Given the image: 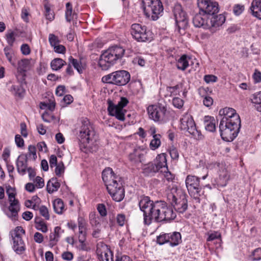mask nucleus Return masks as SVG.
<instances>
[{"label": "nucleus", "mask_w": 261, "mask_h": 261, "mask_svg": "<svg viewBox=\"0 0 261 261\" xmlns=\"http://www.w3.org/2000/svg\"><path fill=\"white\" fill-rule=\"evenodd\" d=\"M125 49L120 46H113L104 51L100 56L98 65L102 70H107L121 60L124 56Z\"/></svg>", "instance_id": "obj_4"}, {"label": "nucleus", "mask_w": 261, "mask_h": 261, "mask_svg": "<svg viewBox=\"0 0 261 261\" xmlns=\"http://www.w3.org/2000/svg\"><path fill=\"white\" fill-rule=\"evenodd\" d=\"M203 121L204 127L206 130L213 132L216 130V120L213 117L205 116Z\"/></svg>", "instance_id": "obj_28"}, {"label": "nucleus", "mask_w": 261, "mask_h": 261, "mask_svg": "<svg viewBox=\"0 0 261 261\" xmlns=\"http://www.w3.org/2000/svg\"><path fill=\"white\" fill-rule=\"evenodd\" d=\"M33 181L37 188H42L44 186V180L40 176H37L35 179H33Z\"/></svg>", "instance_id": "obj_49"}, {"label": "nucleus", "mask_w": 261, "mask_h": 261, "mask_svg": "<svg viewBox=\"0 0 261 261\" xmlns=\"http://www.w3.org/2000/svg\"><path fill=\"white\" fill-rule=\"evenodd\" d=\"M156 242L160 245L169 243L170 246L175 247L181 242V236L179 232L162 233L157 237Z\"/></svg>", "instance_id": "obj_15"}, {"label": "nucleus", "mask_w": 261, "mask_h": 261, "mask_svg": "<svg viewBox=\"0 0 261 261\" xmlns=\"http://www.w3.org/2000/svg\"><path fill=\"white\" fill-rule=\"evenodd\" d=\"M90 223L93 226L97 227L100 225V218L95 212H91L89 215Z\"/></svg>", "instance_id": "obj_40"}, {"label": "nucleus", "mask_w": 261, "mask_h": 261, "mask_svg": "<svg viewBox=\"0 0 261 261\" xmlns=\"http://www.w3.org/2000/svg\"><path fill=\"white\" fill-rule=\"evenodd\" d=\"M191 60V58L186 55H182L177 61L176 67L181 70H185L189 66V62Z\"/></svg>", "instance_id": "obj_29"}, {"label": "nucleus", "mask_w": 261, "mask_h": 261, "mask_svg": "<svg viewBox=\"0 0 261 261\" xmlns=\"http://www.w3.org/2000/svg\"><path fill=\"white\" fill-rule=\"evenodd\" d=\"M208 25L210 29L212 28H218L222 25L225 21V17L223 14L215 15V14H208Z\"/></svg>", "instance_id": "obj_23"}, {"label": "nucleus", "mask_w": 261, "mask_h": 261, "mask_svg": "<svg viewBox=\"0 0 261 261\" xmlns=\"http://www.w3.org/2000/svg\"><path fill=\"white\" fill-rule=\"evenodd\" d=\"M55 212L58 214H61L65 210L64 204L61 199H57L53 202Z\"/></svg>", "instance_id": "obj_34"}, {"label": "nucleus", "mask_w": 261, "mask_h": 261, "mask_svg": "<svg viewBox=\"0 0 261 261\" xmlns=\"http://www.w3.org/2000/svg\"><path fill=\"white\" fill-rule=\"evenodd\" d=\"M130 79L129 73L126 70H118L103 76V83L121 86L126 85Z\"/></svg>", "instance_id": "obj_9"}, {"label": "nucleus", "mask_w": 261, "mask_h": 261, "mask_svg": "<svg viewBox=\"0 0 261 261\" xmlns=\"http://www.w3.org/2000/svg\"><path fill=\"white\" fill-rule=\"evenodd\" d=\"M128 103V99L125 97H122L120 98V100L116 105L120 108H121L122 109H123V108L125 107Z\"/></svg>", "instance_id": "obj_63"}, {"label": "nucleus", "mask_w": 261, "mask_h": 261, "mask_svg": "<svg viewBox=\"0 0 261 261\" xmlns=\"http://www.w3.org/2000/svg\"><path fill=\"white\" fill-rule=\"evenodd\" d=\"M7 42L9 45V47H12L13 43L15 41V33L13 32H11L6 34Z\"/></svg>", "instance_id": "obj_43"}, {"label": "nucleus", "mask_w": 261, "mask_h": 261, "mask_svg": "<svg viewBox=\"0 0 261 261\" xmlns=\"http://www.w3.org/2000/svg\"><path fill=\"white\" fill-rule=\"evenodd\" d=\"M143 173L146 176H151L158 172L156 167L153 162L144 165L142 167Z\"/></svg>", "instance_id": "obj_31"}, {"label": "nucleus", "mask_w": 261, "mask_h": 261, "mask_svg": "<svg viewBox=\"0 0 261 261\" xmlns=\"http://www.w3.org/2000/svg\"><path fill=\"white\" fill-rule=\"evenodd\" d=\"M108 111L110 115L115 116L117 119L120 121H124L125 119V110L114 104L113 101L108 100Z\"/></svg>", "instance_id": "obj_20"}, {"label": "nucleus", "mask_w": 261, "mask_h": 261, "mask_svg": "<svg viewBox=\"0 0 261 261\" xmlns=\"http://www.w3.org/2000/svg\"><path fill=\"white\" fill-rule=\"evenodd\" d=\"M181 85H176L173 87H167V91L170 94L171 96L176 95L179 93V90L181 88Z\"/></svg>", "instance_id": "obj_42"}, {"label": "nucleus", "mask_w": 261, "mask_h": 261, "mask_svg": "<svg viewBox=\"0 0 261 261\" xmlns=\"http://www.w3.org/2000/svg\"><path fill=\"white\" fill-rule=\"evenodd\" d=\"M55 172L57 176L60 177L64 173L65 166L63 162H58L57 165L55 166Z\"/></svg>", "instance_id": "obj_41"}, {"label": "nucleus", "mask_w": 261, "mask_h": 261, "mask_svg": "<svg viewBox=\"0 0 261 261\" xmlns=\"http://www.w3.org/2000/svg\"><path fill=\"white\" fill-rule=\"evenodd\" d=\"M219 116L221 117L219 130L222 139L227 142L233 141L241 127L239 115L234 109L226 107L219 111Z\"/></svg>", "instance_id": "obj_1"}, {"label": "nucleus", "mask_w": 261, "mask_h": 261, "mask_svg": "<svg viewBox=\"0 0 261 261\" xmlns=\"http://www.w3.org/2000/svg\"><path fill=\"white\" fill-rule=\"evenodd\" d=\"M221 237V234L217 231H214L211 233L208 234V237L207 239V241H212L216 239H219Z\"/></svg>", "instance_id": "obj_56"}, {"label": "nucleus", "mask_w": 261, "mask_h": 261, "mask_svg": "<svg viewBox=\"0 0 261 261\" xmlns=\"http://www.w3.org/2000/svg\"><path fill=\"white\" fill-rule=\"evenodd\" d=\"M155 201L150 199L148 196L140 197L139 206L140 210L143 212L144 222L146 224H150V217L153 212Z\"/></svg>", "instance_id": "obj_12"}, {"label": "nucleus", "mask_w": 261, "mask_h": 261, "mask_svg": "<svg viewBox=\"0 0 261 261\" xmlns=\"http://www.w3.org/2000/svg\"><path fill=\"white\" fill-rule=\"evenodd\" d=\"M64 232L60 227L56 226L54 228L53 232H51L49 236V246L53 247L58 242L61 234Z\"/></svg>", "instance_id": "obj_25"}, {"label": "nucleus", "mask_w": 261, "mask_h": 261, "mask_svg": "<svg viewBox=\"0 0 261 261\" xmlns=\"http://www.w3.org/2000/svg\"><path fill=\"white\" fill-rule=\"evenodd\" d=\"M25 205L29 208H32L36 210L38 208V206L36 205V202H34L33 200H28L25 202Z\"/></svg>", "instance_id": "obj_60"}, {"label": "nucleus", "mask_w": 261, "mask_h": 261, "mask_svg": "<svg viewBox=\"0 0 261 261\" xmlns=\"http://www.w3.org/2000/svg\"><path fill=\"white\" fill-rule=\"evenodd\" d=\"M102 178L113 199L117 202L122 201L125 195L122 178L116 175L110 167L106 168L102 171Z\"/></svg>", "instance_id": "obj_2"}, {"label": "nucleus", "mask_w": 261, "mask_h": 261, "mask_svg": "<svg viewBox=\"0 0 261 261\" xmlns=\"http://www.w3.org/2000/svg\"><path fill=\"white\" fill-rule=\"evenodd\" d=\"M130 33L133 37L138 42L149 41L152 38L151 33L147 30L146 27L139 23L132 25Z\"/></svg>", "instance_id": "obj_13"}, {"label": "nucleus", "mask_w": 261, "mask_h": 261, "mask_svg": "<svg viewBox=\"0 0 261 261\" xmlns=\"http://www.w3.org/2000/svg\"><path fill=\"white\" fill-rule=\"evenodd\" d=\"M255 83H259L261 82V72L255 69L252 75Z\"/></svg>", "instance_id": "obj_55"}, {"label": "nucleus", "mask_w": 261, "mask_h": 261, "mask_svg": "<svg viewBox=\"0 0 261 261\" xmlns=\"http://www.w3.org/2000/svg\"><path fill=\"white\" fill-rule=\"evenodd\" d=\"M199 182V178L195 176L188 175L186 179V187L189 194L193 198L198 200L201 195L202 189Z\"/></svg>", "instance_id": "obj_14"}, {"label": "nucleus", "mask_w": 261, "mask_h": 261, "mask_svg": "<svg viewBox=\"0 0 261 261\" xmlns=\"http://www.w3.org/2000/svg\"><path fill=\"white\" fill-rule=\"evenodd\" d=\"M28 158L25 154H21L19 155L16 161V167L18 172L21 175L26 174Z\"/></svg>", "instance_id": "obj_24"}, {"label": "nucleus", "mask_w": 261, "mask_h": 261, "mask_svg": "<svg viewBox=\"0 0 261 261\" xmlns=\"http://www.w3.org/2000/svg\"><path fill=\"white\" fill-rule=\"evenodd\" d=\"M96 253L99 261H113L112 252L108 246L102 242L97 243Z\"/></svg>", "instance_id": "obj_19"}, {"label": "nucleus", "mask_w": 261, "mask_h": 261, "mask_svg": "<svg viewBox=\"0 0 261 261\" xmlns=\"http://www.w3.org/2000/svg\"><path fill=\"white\" fill-rule=\"evenodd\" d=\"M218 166L219 168L218 171L219 177L216 178V181L218 186L224 187L227 184V181L229 179V175L225 168L222 167V165L219 164Z\"/></svg>", "instance_id": "obj_21"}, {"label": "nucleus", "mask_w": 261, "mask_h": 261, "mask_svg": "<svg viewBox=\"0 0 261 261\" xmlns=\"http://www.w3.org/2000/svg\"><path fill=\"white\" fill-rule=\"evenodd\" d=\"M176 216V213L166 202L162 200L155 201L153 212L150 218V223L152 220L158 222L171 221L174 220Z\"/></svg>", "instance_id": "obj_6"}, {"label": "nucleus", "mask_w": 261, "mask_h": 261, "mask_svg": "<svg viewBox=\"0 0 261 261\" xmlns=\"http://www.w3.org/2000/svg\"><path fill=\"white\" fill-rule=\"evenodd\" d=\"M75 13L73 12L72 6L70 3L66 4L65 18L68 22H70L73 18Z\"/></svg>", "instance_id": "obj_37"}, {"label": "nucleus", "mask_w": 261, "mask_h": 261, "mask_svg": "<svg viewBox=\"0 0 261 261\" xmlns=\"http://www.w3.org/2000/svg\"><path fill=\"white\" fill-rule=\"evenodd\" d=\"M73 254L69 251L64 252L62 254L63 259L70 261L73 258Z\"/></svg>", "instance_id": "obj_62"}, {"label": "nucleus", "mask_w": 261, "mask_h": 261, "mask_svg": "<svg viewBox=\"0 0 261 261\" xmlns=\"http://www.w3.org/2000/svg\"><path fill=\"white\" fill-rule=\"evenodd\" d=\"M169 153L173 160H177L179 158V153L176 148L172 147L169 149Z\"/></svg>", "instance_id": "obj_48"}, {"label": "nucleus", "mask_w": 261, "mask_h": 261, "mask_svg": "<svg viewBox=\"0 0 261 261\" xmlns=\"http://www.w3.org/2000/svg\"><path fill=\"white\" fill-rule=\"evenodd\" d=\"M48 41L50 45L53 47L60 43L58 37L53 34H50L49 35Z\"/></svg>", "instance_id": "obj_44"}, {"label": "nucleus", "mask_w": 261, "mask_h": 261, "mask_svg": "<svg viewBox=\"0 0 261 261\" xmlns=\"http://www.w3.org/2000/svg\"><path fill=\"white\" fill-rule=\"evenodd\" d=\"M78 139L85 147H88L91 142H92L95 132L89 120L87 118H83L78 130Z\"/></svg>", "instance_id": "obj_8"}, {"label": "nucleus", "mask_w": 261, "mask_h": 261, "mask_svg": "<svg viewBox=\"0 0 261 261\" xmlns=\"http://www.w3.org/2000/svg\"><path fill=\"white\" fill-rule=\"evenodd\" d=\"M66 64V62L61 58H56L51 61L50 66L53 70H58Z\"/></svg>", "instance_id": "obj_35"}, {"label": "nucleus", "mask_w": 261, "mask_h": 261, "mask_svg": "<svg viewBox=\"0 0 261 261\" xmlns=\"http://www.w3.org/2000/svg\"><path fill=\"white\" fill-rule=\"evenodd\" d=\"M36 228L42 232H46L48 231V228L45 222L40 218H36L35 220Z\"/></svg>", "instance_id": "obj_38"}, {"label": "nucleus", "mask_w": 261, "mask_h": 261, "mask_svg": "<svg viewBox=\"0 0 261 261\" xmlns=\"http://www.w3.org/2000/svg\"><path fill=\"white\" fill-rule=\"evenodd\" d=\"M34 64L32 59H24L19 61L18 63L17 70L20 72H25L30 70Z\"/></svg>", "instance_id": "obj_26"}, {"label": "nucleus", "mask_w": 261, "mask_h": 261, "mask_svg": "<svg viewBox=\"0 0 261 261\" xmlns=\"http://www.w3.org/2000/svg\"><path fill=\"white\" fill-rule=\"evenodd\" d=\"M149 118L155 122L163 123L168 118V112L165 106L161 103L152 105L147 108Z\"/></svg>", "instance_id": "obj_11"}, {"label": "nucleus", "mask_w": 261, "mask_h": 261, "mask_svg": "<svg viewBox=\"0 0 261 261\" xmlns=\"http://www.w3.org/2000/svg\"><path fill=\"white\" fill-rule=\"evenodd\" d=\"M180 121V128L181 130L188 132L197 140H201L204 138L200 131L197 129L195 123L190 114L188 113L184 114Z\"/></svg>", "instance_id": "obj_10"}, {"label": "nucleus", "mask_w": 261, "mask_h": 261, "mask_svg": "<svg viewBox=\"0 0 261 261\" xmlns=\"http://www.w3.org/2000/svg\"><path fill=\"white\" fill-rule=\"evenodd\" d=\"M54 51L59 54H64L66 51V48L64 46L59 44L54 47Z\"/></svg>", "instance_id": "obj_59"}, {"label": "nucleus", "mask_w": 261, "mask_h": 261, "mask_svg": "<svg viewBox=\"0 0 261 261\" xmlns=\"http://www.w3.org/2000/svg\"><path fill=\"white\" fill-rule=\"evenodd\" d=\"M65 87L63 85L58 86L56 90V94L57 96H62L65 93Z\"/></svg>", "instance_id": "obj_57"}, {"label": "nucleus", "mask_w": 261, "mask_h": 261, "mask_svg": "<svg viewBox=\"0 0 261 261\" xmlns=\"http://www.w3.org/2000/svg\"><path fill=\"white\" fill-rule=\"evenodd\" d=\"M198 7L203 13L196 14L193 19L195 27L210 29L208 14H215L219 12L218 4L211 0H197Z\"/></svg>", "instance_id": "obj_3"}, {"label": "nucleus", "mask_w": 261, "mask_h": 261, "mask_svg": "<svg viewBox=\"0 0 261 261\" xmlns=\"http://www.w3.org/2000/svg\"><path fill=\"white\" fill-rule=\"evenodd\" d=\"M6 192L8 195L10 202V205L8 208L10 213V214H8L7 215L12 220H16L18 215V212L20 209L19 202L18 200L15 199V193L13 188H8Z\"/></svg>", "instance_id": "obj_17"}, {"label": "nucleus", "mask_w": 261, "mask_h": 261, "mask_svg": "<svg viewBox=\"0 0 261 261\" xmlns=\"http://www.w3.org/2000/svg\"><path fill=\"white\" fill-rule=\"evenodd\" d=\"M45 15L46 18L47 19L49 20L50 21L53 20L54 18V14L53 12H51V10H50V9L49 8V7H48L47 6H45Z\"/></svg>", "instance_id": "obj_52"}, {"label": "nucleus", "mask_w": 261, "mask_h": 261, "mask_svg": "<svg viewBox=\"0 0 261 261\" xmlns=\"http://www.w3.org/2000/svg\"><path fill=\"white\" fill-rule=\"evenodd\" d=\"M39 212L41 215L44 217L46 220L49 219V215L48 213V211L47 207L45 206H41L40 207H38Z\"/></svg>", "instance_id": "obj_47"}, {"label": "nucleus", "mask_w": 261, "mask_h": 261, "mask_svg": "<svg viewBox=\"0 0 261 261\" xmlns=\"http://www.w3.org/2000/svg\"><path fill=\"white\" fill-rule=\"evenodd\" d=\"M97 210L99 214L102 216L104 217L107 215V210L105 205L103 204H98L97 206Z\"/></svg>", "instance_id": "obj_51"}, {"label": "nucleus", "mask_w": 261, "mask_h": 261, "mask_svg": "<svg viewBox=\"0 0 261 261\" xmlns=\"http://www.w3.org/2000/svg\"><path fill=\"white\" fill-rule=\"evenodd\" d=\"M69 62L74 67L79 73H82L83 72V70L86 66L85 62L81 60L79 61L77 59H74L71 56L69 58Z\"/></svg>", "instance_id": "obj_30"}, {"label": "nucleus", "mask_w": 261, "mask_h": 261, "mask_svg": "<svg viewBox=\"0 0 261 261\" xmlns=\"http://www.w3.org/2000/svg\"><path fill=\"white\" fill-rule=\"evenodd\" d=\"M256 111L261 112V91L255 93L251 99Z\"/></svg>", "instance_id": "obj_33"}, {"label": "nucleus", "mask_w": 261, "mask_h": 261, "mask_svg": "<svg viewBox=\"0 0 261 261\" xmlns=\"http://www.w3.org/2000/svg\"><path fill=\"white\" fill-rule=\"evenodd\" d=\"M244 10V6L241 4H236L233 7V12L237 15H240Z\"/></svg>", "instance_id": "obj_45"}, {"label": "nucleus", "mask_w": 261, "mask_h": 261, "mask_svg": "<svg viewBox=\"0 0 261 261\" xmlns=\"http://www.w3.org/2000/svg\"><path fill=\"white\" fill-rule=\"evenodd\" d=\"M15 142L18 147H22L24 146V140L19 135H16Z\"/></svg>", "instance_id": "obj_54"}, {"label": "nucleus", "mask_w": 261, "mask_h": 261, "mask_svg": "<svg viewBox=\"0 0 261 261\" xmlns=\"http://www.w3.org/2000/svg\"><path fill=\"white\" fill-rule=\"evenodd\" d=\"M49 165L51 168L55 167L56 165H57L58 162H57V158L55 155H50L49 158Z\"/></svg>", "instance_id": "obj_64"}, {"label": "nucleus", "mask_w": 261, "mask_h": 261, "mask_svg": "<svg viewBox=\"0 0 261 261\" xmlns=\"http://www.w3.org/2000/svg\"><path fill=\"white\" fill-rule=\"evenodd\" d=\"M250 10L254 17L261 19V0H253Z\"/></svg>", "instance_id": "obj_27"}, {"label": "nucleus", "mask_w": 261, "mask_h": 261, "mask_svg": "<svg viewBox=\"0 0 261 261\" xmlns=\"http://www.w3.org/2000/svg\"><path fill=\"white\" fill-rule=\"evenodd\" d=\"M161 136L160 134L154 135L153 139L151 140L149 144V147L151 149L154 150L158 149L161 145Z\"/></svg>", "instance_id": "obj_39"}, {"label": "nucleus", "mask_w": 261, "mask_h": 261, "mask_svg": "<svg viewBox=\"0 0 261 261\" xmlns=\"http://www.w3.org/2000/svg\"><path fill=\"white\" fill-rule=\"evenodd\" d=\"M60 184L57 181L56 178H52L48 181L46 189L47 192L51 194L57 191L60 188Z\"/></svg>", "instance_id": "obj_32"}, {"label": "nucleus", "mask_w": 261, "mask_h": 261, "mask_svg": "<svg viewBox=\"0 0 261 261\" xmlns=\"http://www.w3.org/2000/svg\"><path fill=\"white\" fill-rule=\"evenodd\" d=\"M24 233L25 231L21 226L16 227L11 233L13 249L17 254H21L25 250V245L22 239V236Z\"/></svg>", "instance_id": "obj_16"}, {"label": "nucleus", "mask_w": 261, "mask_h": 261, "mask_svg": "<svg viewBox=\"0 0 261 261\" xmlns=\"http://www.w3.org/2000/svg\"><path fill=\"white\" fill-rule=\"evenodd\" d=\"M173 12L178 30L185 29L188 23V18L187 14L182 10L181 5L179 4L176 5L174 7Z\"/></svg>", "instance_id": "obj_18"}, {"label": "nucleus", "mask_w": 261, "mask_h": 261, "mask_svg": "<svg viewBox=\"0 0 261 261\" xmlns=\"http://www.w3.org/2000/svg\"><path fill=\"white\" fill-rule=\"evenodd\" d=\"M164 173V177L168 181H172L174 179L175 176L168 171V169L165 172H162Z\"/></svg>", "instance_id": "obj_58"}, {"label": "nucleus", "mask_w": 261, "mask_h": 261, "mask_svg": "<svg viewBox=\"0 0 261 261\" xmlns=\"http://www.w3.org/2000/svg\"><path fill=\"white\" fill-rule=\"evenodd\" d=\"M144 13L148 18L156 20L163 12V6L160 0H142Z\"/></svg>", "instance_id": "obj_7"}, {"label": "nucleus", "mask_w": 261, "mask_h": 261, "mask_svg": "<svg viewBox=\"0 0 261 261\" xmlns=\"http://www.w3.org/2000/svg\"><path fill=\"white\" fill-rule=\"evenodd\" d=\"M153 164L155 167L158 172H165L168 170L167 165V160L165 153H161L158 154L154 161Z\"/></svg>", "instance_id": "obj_22"}, {"label": "nucleus", "mask_w": 261, "mask_h": 261, "mask_svg": "<svg viewBox=\"0 0 261 261\" xmlns=\"http://www.w3.org/2000/svg\"><path fill=\"white\" fill-rule=\"evenodd\" d=\"M204 81L206 83H214L217 81L218 78L217 76L214 75H206L204 77Z\"/></svg>", "instance_id": "obj_53"}, {"label": "nucleus", "mask_w": 261, "mask_h": 261, "mask_svg": "<svg viewBox=\"0 0 261 261\" xmlns=\"http://www.w3.org/2000/svg\"><path fill=\"white\" fill-rule=\"evenodd\" d=\"M168 201L179 213H183L188 208V200L186 194L176 186L168 187L166 191Z\"/></svg>", "instance_id": "obj_5"}, {"label": "nucleus", "mask_w": 261, "mask_h": 261, "mask_svg": "<svg viewBox=\"0 0 261 261\" xmlns=\"http://www.w3.org/2000/svg\"><path fill=\"white\" fill-rule=\"evenodd\" d=\"M184 100L179 97H174L172 99V104L176 108H181L184 106Z\"/></svg>", "instance_id": "obj_46"}, {"label": "nucleus", "mask_w": 261, "mask_h": 261, "mask_svg": "<svg viewBox=\"0 0 261 261\" xmlns=\"http://www.w3.org/2000/svg\"><path fill=\"white\" fill-rule=\"evenodd\" d=\"M5 55L8 61L13 66L15 65V62L13 61V58L15 57V54L12 47L6 46L4 49Z\"/></svg>", "instance_id": "obj_36"}, {"label": "nucleus", "mask_w": 261, "mask_h": 261, "mask_svg": "<svg viewBox=\"0 0 261 261\" xmlns=\"http://www.w3.org/2000/svg\"><path fill=\"white\" fill-rule=\"evenodd\" d=\"M203 103L205 106L210 107L213 103V99L211 97L206 96L203 98Z\"/></svg>", "instance_id": "obj_61"}, {"label": "nucleus", "mask_w": 261, "mask_h": 261, "mask_svg": "<svg viewBox=\"0 0 261 261\" xmlns=\"http://www.w3.org/2000/svg\"><path fill=\"white\" fill-rule=\"evenodd\" d=\"M253 259L254 260H261V248L255 249L252 253Z\"/></svg>", "instance_id": "obj_50"}]
</instances>
